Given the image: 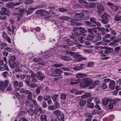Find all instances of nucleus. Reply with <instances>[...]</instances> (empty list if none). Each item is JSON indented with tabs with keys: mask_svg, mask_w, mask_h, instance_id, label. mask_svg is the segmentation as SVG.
Returning a JSON list of instances; mask_svg holds the SVG:
<instances>
[{
	"mask_svg": "<svg viewBox=\"0 0 121 121\" xmlns=\"http://www.w3.org/2000/svg\"><path fill=\"white\" fill-rule=\"evenodd\" d=\"M84 16V13H75V18L77 21H80L82 19V17H83Z\"/></svg>",
	"mask_w": 121,
	"mask_h": 121,
	"instance_id": "1",
	"label": "nucleus"
},
{
	"mask_svg": "<svg viewBox=\"0 0 121 121\" xmlns=\"http://www.w3.org/2000/svg\"><path fill=\"white\" fill-rule=\"evenodd\" d=\"M2 12L0 11V13L1 15H7L8 16L9 15V14L7 13L9 11L8 9L5 8H3L2 9Z\"/></svg>",
	"mask_w": 121,
	"mask_h": 121,
	"instance_id": "2",
	"label": "nucleus"
},
{
	"mask_svg": "<svg viewBox=\"0 0 121 121\" xmlns=\"http://www.w3.org/2000/svg\"><path fill=\"white\" fill-rule=\"evenodd\" d=\"M36 77L39 80L41 81H43L45 77L42 73L40 72H38L37 73Z\"/></svg>",
	"mask_w": 121,
	"mask_h": 121,
	"instance_id": "3",
	"label": "nucleus"
},
{
	"mask_svg": "<svg viewBox=\"0 0 121 121\" xmlns=\"http://www.w3.org/2000/svg\"><path fill=\"white\" fill-rule=\"evenodd\" d=\"M97 8L99 10L98 11V12L99 13H101V12H103L104 10V7L101 4L97 5Z\"/></svg>",
	"mask_w": 121,
	"mask_h": 121,
	"instance_id": "4",
	"label": "nucleus"
},
{
	"mask_svg": "<svg viewBox=\"0 0 121 121\" xmlns=\"http://www.w3.org/2000/svg\"><path fill=\"white\" fill-rule=\"evenodd\" d=\"M19 65V63L17 61H16L14 62L13 64L9 62V65L10 67L14 69L17 67Z\"/></svg>",
	"mask_w": 121,
	"mask_h": 121,
	"instance_id": "5",
	"label": "nucleus"
},
{
	"mask_svg": "<svg viewBox=\"0 0 121 121\" xmlns=\"http://www.w3.org/2000/svg\"><path fill=\"white\" fill-rule=\"evenodd\" d=\"M3 37L8 42L10 43H11L10 38L7 36V34L5 32H3Z\"/></svg>",
	"mask_w": 121,
	"mask_h": 121,
	"instance_id": "6",
	"label": "nucleus"
},
{
	"mask_svg": "<svg viewBox=\"0 0 121 121\" xmlns=\"http://www.w3.org/2000/svg\"><path fill=\"white\" fill-rule=\"evenodd\" d=\"M35 10L34 7H30L28 8L26 11L27 15L31 14Z\"/></svg>",
	"mask_w": 121,
	"mask_h": 121,
	"instance_id": "7",
	"label": "nucleus"
},
{
	"mask_svg": "<svg viewBox=\"0 0 121 121\" xmlns=\"http://www.w3.org/2000/svg\"><path fill=\"white\" fill-rule=\"evenodd\" d=\"M113 51V49L112 48H107L104 51V53L105 54H108Z\"/></svg>",
	"mask_w": 121,
	"mask_h": 121,
	"instance_id": "8",
	"label": "nucleus"
},
{
	"mask_svg": "<svg viewBox=\"0 0 121 121\" xmlns=\"http://www.w3.org/2000/svg\"><path fill=\"white\" fill-rule=\"evenodd\" d=\"M83 82H85L89 86H90L92 82V81L90 79L88 78H86L83 79Z\"/></svg>",
	"mask_w": 121,
	"mask_h": 121,
	"instance_id": "9",
	"label": "nucleus"
},
{
	"mask_svg": "<svg viewBox=\"0 0 121 121\" xmlns=\"http://www.w3.org/2000/svg\"><path fill=\"white\" fill-rule=\"evenodd\" d=\"M5 70L8 71H9V69L8 66L6 64H5L4 65L0 66V70L3 71Z\"/></svg>",
	"mask_w": 121,
	"mask_h": 121,
	"instance_id": "10",
	"label": "nucleus"
},
{
	"mask_svg": "<svg viewBox=\"0 0 121 121\" xmlns=\"http://www.w3.org/2000/svg\"><path fill=\"white\" fill-rule=\"evenodd\" d=\"M64 114L62 113L57 117V118L59 121H64Z\"/></svg>",
	"mask_w": 121,
	"mask_h": 121,
	"instance_id": "11",
	"label": "nucleus"
},
{
	"mask_svg": "<svg viewBox=\"0 0 121 121\" xmlns=\"http://www.w3.org/2000/svg\"><path fill=\"white\" fill-rule=\"evenodd\" d=\"M87 75L84 73H78L77 74L76 77L78 78H83L87 77Z\"/></svg>",
	"mask_w": 121,
	"mask_h": 121,
	"instance_id": "12",
	"label": "nucleus"
},
{
	"mask_svg": "<svg viewBox=\"0 0 121 121\" xmlns=\"http://www.w3.org/2000/svg\"><path fill=\"white\" fill-rule=\"evenodd\" d=\"M66 42L67 45L69 46H71L73 45L74 43L70 39H66Z\"/></svg>",
	"mask_w": 121,
	"mask_h": 121,
	"instance_id": "13",
	"label": "nucleus"
},
{
	"mask_svg": "<svg viewBox=\"0 0 121 121\" xmlns=\"http://www.w3.org/2000/svg\"><path fill=\"white\" fill-rule=\"evenodd\" d=\"M115 84V82L113 80H112L110 83L109 85V88L112 90H113L115 86L114 84Z\"/></svg>",
	"mask_w": 121,
	"mask_h": 121,
	"instance_id": "14",
	"label": "nucleus"
},
{
	"mask_svg": "<svg viewBox=\"0 0 121 121\" xmlns=\"http://www.w3.org/2000/svg\"><path fill=\"white\" fill-rule=\"evenodd\" d=\"M114 19L116 21H121V16L116 14L114 17Z\"/></svg>",
	"mask_w": 121,
	"mask_h": 121,
	"instance_id": "15",
	"label": "nucleus"
},
{
	"mask_svg": "<svg viewBox=\"0 0 121 121\" xmlns=\"http://www.w3.org/2000/svg\"><path fill=\"white\" fill-rule=\"evenodd\" d=\"M110 18V15L105 12L104 13L103 15L101 16V18L109 19Z\"/></svg>",
	"mask_w": 121,
	"mask_h": 121,
	"instance_id": "16",
	"label": "nucleus"
},
{
	"mask_svg": "<svg viewBox=\"0 0 121 121\" xmlns=\"http://www.w3.org/2000/svg\"><path fill=\"white\" fill-rule=\"evenodd\" d=\"M95 36L96 38V41H93V42L94 43H95L96 42V41H99L101 39V35H99V33L96 34H95Z\"/></svg>",
	"mask_w": 121,
	"mask_h": 121,
	"instance_id": "17",
	"label": "nucleus"
},
{
	"mask_svg": "<svg viewBox=\"0 0 121 121\" xmlns=\"http://www.w3.org/2000/svg\"><path fill=\"white\" fill-rule=\"evenodd\" d=\"M86 101L85 100H80L79 102V105L80 106H84L86 103Z\"/></svg>",
	"mask_w": 121,
	"mask_h": 121,
	"instance_id": "18",
	"label": "nucleus"
},
{
	"mask_svg": "<svg viewBox=\"0 0 121 121\" xmlns=\"http://www.w3.org/2000/svg\"><path fill=\"white\" fill-rule=\"evenodd\" d=\"M110 100L109 99L105 98L103 99L102 100V103L104 105H106L108 103Z\"/></svg>",
	"mask_w": 121,
	"mask_h": 121,
	"instance_id": "19",
	"label": "nucleus"
},
{
	"mask_svg": "<svg viewBox=\"0 0 121 121\" xmlns=\"http://www.w3.org/2000/svg\"><path fill=\"white\" fill-rule=\"evenodd\" d=\"M60 20L64 21H69V20L71 18L68 17L66 16H62L58 18Z\"/></svg>",
	"mask_w": 121,
	"mask_h": 121,
	"instance_id": "20",
	"label": "nucleus"
},
{
	"mask_svg": "<svg viewBox=\"0 0 121 121\" xmlns=\"http://www.w3.org/2000/svg\"><path fill=\"white\" fill-rule=\"evenodd\" d=\"M91 96V94L90 93L86 92L84 94L82 95L81 97L82 99H84L88 97H89Z\"/></svg>",
	"mask_w": 121,
	"mask_h": 121,
	"instance_id": "21",
	"label": "nucleus"
},
{
	"mask_svg": "<svg viewBox=\"0 0 121 121\" xmlns=\"http://www.w3.org/2000/svg\"><path fill=\"white\" fill-rule=\"evenodd\" d=\"M61 59L62 60L67 61H70L72 60V59L70 57L66 56H62Z\"/></svg>",
	"mask_w": 121,
	"mask_h": 121,
	"instance_id": "22",
	"label": "nucleus"
},
{
	"mask_svg": "<svg viewBox=\"0 0 121 121\" xmlns=\"http://www.w3.org/2000/svg\"><path fill=\"white\" fill-rule=\"evenodd\" d=\"M53 113L57 117L62 112L58 110H56L53 112Z\"/></svg>",
	"mask_w": 121,
	"mask_h": 121,
	"instance_id": "23",
	"label": "nucleus"
},
{
	"mask_svg": "<svg viewBox=\"0 0 121 121\" xmlns=\"http://www.w3.org/2000/svg\"><path fill=\"white\" fill-rule=\"evenodd\" d=\"M120 100V99H111L110 100V104L113 105L117 102L119 101Z\"/></svg>",
	"mask_w": 121,
	"mask_h": 121,
	"instance_id": "24",
	"label": "nucleus"
},
{
	"mask_svg": "<svg viewBox=\"0 0 121 121\" xmlns=\"http://www.w3.org/2000/svg\"><path fill=\"white\" fill-rule=\"evenodd\" d=\"M9 83V81L8 80H5L4 81V82H3V84L2 85V86H4V90H5V88H7V86L8 85V84Z\"/></svg>",
	"mask_w": 121,
	"mask_h": 121,
	"instance_id": "25",
	"label": "nucleus"
},
{
	"mask_svg": "<svg viewBox=\"0 0 121 121\" xmlns=\"http://www.w3.org/2000/svg\"><path fill=\"white\" fill-rule=\"evenodd\" d=\"M28 112L29 115L32 116L34 114L35 112L34 110L32 108H30L28 111Z\"/></svg>",
	"mask_w": 121,
	"mask_h": 121,
	"instance_id": "26",
	"label": "nucleus"
},
{
	"mask_svg": "<svg viewBox=\"0 0 121 121\" xmlns=\"http://www.w3.org/2000/svg\"><path fill=\"white\" fill-rule=\"evenodd\" d=\"M47 116L45 115H42L40 117L41 121H47Z\"/></svg>",
	"mask_w": 121,
	"mask_h": 121,
	"instance_id": "27",
	"label": "nucleus"
},
{
	"mask_svg": "<svg viewBox=\"0 0 121 121\" xmlns=\"http://www.w3.org/2000/svg\"><path fill=\"white\" fill-rule=\"evenodd\" d=\"M58 96V94L53 95L52 96V99L54 102H56L57 101V99Z\"/></svg>",
	"mask_w": 121,
	"mask_h": 121,
	"instance_id": "28",
	"label": "nucleus"
},
{
	"mask_svg": "<svg viewBox=\"0 0 121 121\" xmlns=\"http://www.w3.org/2000/svg\"><path fill=\"white\" fill-rule=\"evenodd\" d=\"M42 59L41 57L35 58L33 59V60L35 62H41L42 60Z\"/></svg>",
	"mask_w": 121,
	"mask_h": 121,
	"instance_id": "29",
	"label": "nucleus"
},
{
	"mask_svg": "<svg viewBox=\"0 0 121 121\" xmlns=\"http://www.w3.org/2000/svg\"><path fill=\"white\" fill-rule=\"evenodd\" d=\"M101 22L104 24H106L108 23L109 22V19L101 18Z\"/></svg>",
	"mask_w": 121,
	"mask_h": 121,
	"instance_id": "30",
	"label": "nucleus"
},
{
	"mask_svg": "<svg viewBox=\"0 0 121 121\" xmlns=\"http://www.w3.org/2000/svg\"><path fill=\"white\" fill-rule=\"evenodd\" d=\"M16 59V57L14 56H11L9 58V60L8 63L9 64V61L10 62V61L13 62L15 61Z\"/></svg>",
	"mask_w": 121,
	"mask_h": 121,
	"instance_id": "31",
	"label": "nucleus"
},
{
	"mask_svg": "<svg viewBox=\"0 0 121 121\" xmlns=\"http://www.w3.org/2000/svg\"><path fill=\"white\" fill-rule=\"evenodd\" d=\"M3 84V82L2 81H0V90L1 91H5L4 86H2Z\"/></svg>",
	"mask_w": 121,
	"mask_h": 121,
	"instance_id": "32",
	"label": "nucleus"
},
{
	"mask_svg": "<svg viewBox=\"0 0 121 121\" xmlns=\"http://www.w3.org/2000/svg\"><path fill=\"white\" fill-rule=\"evenodd\" d=\"M111 9L115 12L117 11L119 9L118 7L115 5L112 6L111 7Z\"/></svg>",
	"mask_w": 121,
	"mask_h": 121,
	"instance_id": "33",
	"label": "nucleus"
},
{
	"mask_svg": "<svg viewBox=\"0 0 121 121\" xmlns=\"http://www.w3.org/2000/svg\"><path fill=\"white\" fill-rule=\"evenodd\" d=\"M6 6L9 8H13V2H11L10 3L7 4L6 5Z\"/></svg>",
	"mask_w": 121,
	"mask_h": 121,
	"instance_id": "34",
	"label": "nucleus"
},
{
	"mask_svg": "<svg viewBox=\"0 0 121 121\" xmlns=\"http://www.w3.org/2000/svg\"><path fill=\"white\" fill-rule=\"evenodd\" d=\"M80 87L82 88H84L89 86L86 83L84 82H82L80 84Z\"/></svg>",
	"mask_w": 121,
	"mask_h": 121,
	"instance_id": "35",
	"label": "nucleus"
},
{
	"mask_svg": "<svg viewBox=\"0 0 121 121\" xmlns=\"http://www.w3.org/2000/svg\"><path fill=\"white\" fill-rule=\"evenodd\" d=\"M60 98L63 100H65L66 99V95L65 93H62L60 95Z\"/></svg>",
	"mask_w": 121,
	"mask_h": 121,
	"instance_id": "36",
	"label": "nucleus"
},
{
	"mask_svg": "<svg viewBox=\"0 0 121 121\" xmlns=\"http://www.w3.org/2000/svg\"><path fill=\"white\" fill-rule=\"evenodd\" d=\"M43 9H39L36 11L35 13L39 14L41 16H42Z\"/></svg>",
	"mask_w": 121,
	"mask_h": 121,
	"instance_id": "37",
	"label": "nucleus"
},
{
	"mask_svg": "<svg viewBox=\"0 0 121 121\" xmlns=\"http://www.w3.org/2000/svg\"><path fill=\"white\" fill-rule=\"evenodd\" d=\"M58 10L60 12L62 13L66 12L68 11V9L62 8H59Z\"/></svg>",
	"mask_w": 121,
	"mask_h": 121,
	"instance_id": "38",
	"label": "nucleus"
},
{
	"mask_svg": "<svg viewBox=\"0 0 121 121\" xmlns=\"http://www.w3.org/2000/svg\"><path fill=\"white\" fill-rule=\"evenodd\" d=\"M84 43L86 45L88 46H87V48H91L93 47V45H90L91 44L89 42L86 41Z\"/></svg>",
	"mask_w": 121,
	"mask_h": 121,
	"instance_id": "39",
	"label": "nucleus"
},
{
	"mask_svg": "<svg viewBox=\"0 0 121 121\" xmlns=\"http://www.w3.org/2000/svg\"><path fill=\"white\" fill-rule=\"evenodd\" d=\"M18 9V10L19 12L18 13L19 14H23L24 13V10L22 9H20V7H18L17 8H16L14 9V10H16Z\"/></svg>",
	"mask_w": 121,
	"mask_h": 121,
	"instance_id": "40",
	"label": "nucleus"
},
{
	"mask_svg": "<svg viewBox=\"0 0 121 121\" xmlns=\"http://www.w3.org/2000/svg\"><path fill=\"white\" fill-rule=\"evenodd\" d=\"M55 72L56 73L58 74H60L63 72L61 70L59 69H55Z\"/></svg>",
	"mask_w": 121,
	"mask_h": 121,
	"instance_id": "41",
	"label": "nucleus"
},
{
	"mask_svg": "<svg viewBox=\"0 0 121 121\" xmlns=\"http://www.w3.org/2000/svg\"><path fill=\"white\" fill-rule=\"evenodd\" d=\"M83 68L81 66H77L73 67V69L74 70L78 71Z\"/></svg>",
	"mask_w": 121,
	"mask_h": 121,
	"instance_id": "42",
	"label": "nucleus"
},
{
	"mask_svg": "<svg viewBox=\"0 0 121 121\" xmlns=\"http://www.w3.org/2000/svg\"><path fill=\"white\" fill-rule=\"evenodd\" d=\"M51 96L49 95H46L44 96L43 99L45 101H48L51 98Z\"/></svg>",
	"mask_w": 121,
	"mask_h": 121,
	"instance_id": "43",
	"label": "nucleus"
},
{
	"mask_svg": "<svg viewBox=\"0 0 121 121\" xmlns=\"http://www.w3.org/2000/svg\"><path fill=\"white\" fill-rule=\"evenodd\" d=\"M101 88L102 89H105L107 88V86L105 83H103L101 85Z\"/></svg>",
	"mask_w": 121,
	"mask_h": 121,
	"instance_id": "44",
	"label": "nucleus"
},
{
	"mask_svg": "<svg viewBox=\"0 0 121 121\" xmlns=\"http://www.w3.org/2000/svg\"><path fill=\"white\" fill-rule=\"evenodd\" d=\"M84 116L86 117L91 118L92 117V116L90 113H86L84 114Z\"/></svg>",
	"mask_w": 121,
	"mask_h": 121,
	"instance_id": "45",
	"label": "nucleus"
},
{
	"mask_svg": "<svg viewBox=\"0 0 121 121\" xmlns=\"http://www.w3.org/2000/svg\"><path fill=\"white\" fill-rule=\"evenodd\" d=\"M53 66L55 67H62L64 66V64L63 63H60L58 64H55L53 65Z\"/></svg>",
	"mask_w": 121,
	"mask_h": 121,
	"instance_id": "46",
	"label": "nucleus"
},
{
	"mask_svg": "<svg viewBox=\"0 0 121 121\" xmlns=\"http://www.w3.org/2000/svg\"><path fill=\"white\" fill-rule=\"evenodd\" d=\"M94 38V36L89 35L87 37V40L89 41L92 40Z\"/></svg>",
	"mask_w": 121,
	"mask_h": 121,
	"instance_id": "47",
	"label": "nucleus"
},
{
	"mask_svg": "<svg viewBox=\"0 0 121 121\" xmlns=\"http://www.w3.org/2000/svg\"><path fill=\"white\" fill-rule=\"evenodd\" d=\"M87 107L88 108H93L94 106V104L92 103L87 104Z\"/></svg>",
	"mask_w": 121,
	"mask_h": 121,
	"instance_id": "48",
	"label": "nucleus"
},
{
	"mask_svg": "<svg viewBox=\"0 0 121 121\" xmlns=\"http://www.w3.org/2000/svg\"><path fill=\"white\" fill-rule=\"evenodd\" d=\"M85 22L87 25L88 26H89L90 27H91L92 26H95V25H92V23L88 21H85Z\"/></svg>",
	"mask_w": 121,
	"mask_h": 121,
	"instance_id": "49",
	"label": "nucleus"
},
{
	"mask_svg": "<svg viewBox=\"0 0 121 121\" xmlns=\"http://www.w3.org/2000/svg\"><path fill=\"white\" fill-rule=\"evenodd\" d=\"M49 14V13L46 11H45L43 9L42 16H45L48 15Z\"/></svg>",
	"mask_w": 121,
	"mask_h": 121,
	"instance_id": "50",
	"label": "nucleus"
},
{
	"mask_svg": "<svg viewBox=\"0 0 121 121\" xmlns=\"http://www.w3.org/2000/svg\"><path fill=\"white\" fill-rule=\"evenodd\" d=\"M84 38L82 36H80L78 38V39L80 43H82L84 42V41L83 39Z\"/></svg>",
	"mask_w": 121,
	"mask_h": 121,
	"instance_id": "51",
	"label": "nucleus"
},
{
	"mask_svg": "<svg viewBox=\"0 0 121 121\" xmlns=\"http://www.w3.org/2000/svg\"><path fill=\"white\" fill-rule=\"evenodd\" d=\"M33 2V0H26L25 2V3L26 4H30Z\"/></svg>",
	"mask_w": 121,
	"mask_h": 121,
	"instance_id": "52",
	"label": "nucleus"
},
{
	"mask_svg": "<svg viewBox=\"0 0 121 121\" xmlns=\"http://www.w3.org/2000/svg\"><path fill=\"white\" fill-rule=\"evenodd\" d=\"M80 32L82 34H83L86 33V31L85 30L84 28H82L81 27L80 29Z\"/></svg>",
	"mask_w": 121,
	"mask_h": 121,
	"instance_id": "53",
	"label": "nucleus"
},
{
	"mask_svg": "<svg viewBox=\"0 0 121 121\" xmlns=\"http://www.w3.org/2000/svg\"><path fill=\"white\" fill-rule=\"evenodd\" d=\"M90 21L91 22L95 23H96V19L94 17H91L90 19Z\"/></svg>",
	"mask_w": 121,
	"mask_h": 121,
	"instance_id": "54",
	"label": "nucleus"
},
{
	"mask_svg": "<svg viewBox=\"0 0 121 121\" xmlns=\"http://www.w3.org/2000/svg\"><path fill=\"white\" fill-rule=\"evenodd\" d=\"M32 94L30 95H28L26 96V97L27 99L30 101H31L32 99Z\"/></svg>",
	"mask_w": 121,
	"mask_h": 121,
	"instance_id": "55",
	"label": "nucleus"
},
{
	"mask_svg": "<svg viewBox=\"0 0 121 121\" xmlns=\"http://www.w3.org/2000/svg\"><path fill=\"white\" fill-rule=\"evenodd\" d=\"M48 108L49 110H54L56 109V108L53 105L49 106Z\"/></svg>",
	"mask_w": 121,
	"mask_h": 121,
	"instance_id": "56",
	"label": "nucleus"
},
{
	"mask_svg": "<svg viewBox=\"0 0 121 121\" xmlns=\"http://www.w3.org/2000/svg\"><path fill=\"white\" fill-rule=\"evenodd\" d=\"M31 101H32L33 104L35 105L37 107V106L38 107L39 105L37 103V102L36 100L35 99H32Z\"/></svg>",
	"mask_w": 121,
	"mask_h": 121,
	"instance_id": "57",
	"label": "nucleus"
},
{
	"mask_svg": "<svg viewBox=\"0 0 121 121\" xmlns=\"http://www.w3.org/2000/svg\"><path fill=\"white\" fill-rule=\"evenodd\" d=\"M62 69L64 70L65 71H69L70 70V68L68 67H64L61 68Z\"/></svg>",
	"mask_w": 121,
	"mask_h": 121,
	"instance_id": "58",
	"label": "nucleus"
},
{
	"mask_svg": "<svg viewBox=\"0 0 121 121\" xmlns=\"http://www.w3.org/2000/svg\"><path fill=\"white\" fill-rule=\"evenodd\" d=\"M2 74L4 77L6 78L9 75V73L5 71L3 72Z\"/></svg>",
	"mask_w": 121,
	"mask_h": 121,
	"instance_id": "59",
	"label": "nucleus"
},
{
	"mask_svg": "<svg viewBox=\"0 0 121 121\" xmlns=\"http://www.w3.org/2000/svg\"><path fill=\"white\" fill-rule=\"evenodd\" d=\"M44 6L43 5H37L36 7H34L35 10L36 9H39L40 8H42L44 7Z\"/></svg>",
	"mask_w": 121,
	"mask_h": 121,
	"instance_id": "60",
	"label": "nucleus"
},
{
	"mask_svg": "<svg viewBox=\"0 0 121 121\" xmlns=\"http://www.w3.org/2000/svg\"><path fill=\"white\" fill-rule=\"evenodd\" d=\"M25 94H28V95H30L32 94V92L29 90H26Z\"/></svg>",
	"mask_w": 121,
	"mask_h": 121,
	"instance_id": "61",
	"label": "nucleus"
},
{
	"mask_svg": "<svg viewBox=\"0 0 121 121\" xmlns=\"http://www.w3.org/2000/svg\"><path fill=\"white\" fill-rule=\"evenodd\" d=\"M94 63L93 62H90L88 63L87 64V66L88 67H92L93 66Z\"/></svg>",
	"mask_w": 121,
	"mask_h": 121,
	"instance_id": "62",
	"label": "nucleus"
},
{
	"mask_svg": "<svg viewBox=\"0 0 121 121\" xmlns=\"http://www.w3.org/2000/svg\"><path fill=\"white\" fill-rule=\"evenodd\" d=\"M83 51L85 53H91L92 52V50L91 49H84Z\"/></svg>",
	"mask_w": 121,
	"mask_h": 121,
	"instance_id": "63",
	"label": "nucleus"
},
{
	"mask_svg": "<svg viewBox=\"0 0 121 121\" xmlns=\"http://www.w3.org/2000/svg\"><path fill=\"white\" fill-rule=\"evenodd\" d=\"M35 93L37 95H38L40 93L41 91L40 89H39L37 87L36 89L35 90Z\"/></svg>",
	"mask_w": 121,
	"mask_h": 121,
	"instance_id": "64",
	"label": "nucleus"
}]
</instances>
